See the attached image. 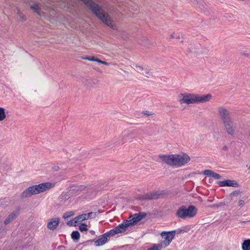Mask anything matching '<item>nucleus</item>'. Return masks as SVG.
<instances>
[{
  "label": "nucleus",
  "instance_id": "f257e3e1",
  "mask_svg": "<svg viewBox=\"0 0 250 250\" xmlns=\"http://www.w3.org/2000/svg\"><path fill=\"white\" fill-rule=\"evenodd\" d=\"M101 21L112 29H117V26L112 23L110 16L102 7L93 0H80Z\"/></svg>",
  "mask_w": 250,
  "mask_h": 250
},
{
  "label": "nucleus",
  "instance_id": "f03ea898",
  "mask_svg": "<svg viewBox=\"0 0 250 250\" xmlns=\"http://www.w3.org/2000/svg\"><path fill=\"white\" fill-rule=\"evenodd\" d=\"M158 157L163 163L170 167H181L190 160V157L184 153L182 154H159Z\"/></svg>",
  "mask_w": 250,
  "mask_h": 250
},
{
  "label": "nucleus",
  "instance_id": "7ed1b4c3",
  "mask_svg": "<svg viewBox=\"0 0 250 250\" xmlns=\"http://www.w3.org/2000/svg\"><path fill=\"white\" fill-rule=\"evenodd\" d=\"M218 111L226 131L229 135L233 136L235 133V126L233 120L230 117V112L222 106L218 107Z\"/></svg>",
  "mask_w": 250,
  "mask_h": 250
},
{
  "label": "nucleus",
  "instance_id": "20e7f679",
  "mask_svg": "<svg viewBox=\"0 0 250 250\" xmlns=\"http://www.w3.org/2000/svg\"><path fill=\"white\" fill-rule=\"evenodd\" d=\"M212 95L210 94H208L206 95H200L190 93H181L179 95L180 104H188L206 103L209 101Z\"/></svg>",
  "mask_w": 250,
  "mask_h": 250
},
{
  "label": "nucleus",
  "instance_id": "39448f33",
  "mask_svg": "<svg viewBox=\"0 0 250 250\" xmlns=\"http://www.w3.org/2000/svg\"><path fill=\"white\" fill-rule=\"evenodd\" d=\"M197 209L193 205H190L187 208L185 206H182L177 210L175 215L178 218L185 219L187 218H193L197 213Z\"/></svg>",
  "mask_w": 250,
  "mask_h": 250
},
{
  "label": "nucleus",
  "instance_id": "423d86ee",
  "mask_svg": "<svg viewBox=\"0 0 250 250\" xmlns=\"http://www.w3.org/2000/svg\"><path fill=\"white\" fill-rule=\"evenodd\" d=\"M166 194L165 190L158 191L156 192H149L143 195L140 197L141 200H156L163 198L164 195Z\"/></svg>",
  "mask_w": 250,
  "mask_h": 250
},
{
  "label": "nucleus",
  "instance_id": "0eeeda50",
  "mask_svg": "<svg viewBox=\"0 0 250 250\" xmlns=\"http://www.w3.org/2000/svg\"><path fill=\"white\" fill-rule=\"evenodd\" d=\"M54 184L50 183H43L39 185H35L32 186L33 191L34 194H37L41 192L46 191L47 189H50L54 187Z\"/></svg>",
  "mask_w": 250,
  "mask_h": 250
},
{
  "label": "nucleus",
  "instance_id": "6e6552de",
  "mask_svg": "<svg viewBox=\"0 0 250 250\" xmlns=\"http://www.w3.org/2000/svg\"><path fill=\"white\" fill-rule=\"evenodd\" d=\"M146 215V213L141 212L131 215L127 220L131 226L137 224L140 221L144 218Z\"/></svg>",
  "mask_w": 250,
  "mask_h": 250
},
{
  "label": "nucleus",
  "instance_id": "1a4fd4ad",
  "mask_svg": "<svg viewBox=\"0 0 250 250\" xmlns=\"http://www.w3.org/2000/svg\"><path fill=\"white\" fill-rule=\"evenodd\" d=\"M133 132L132 131L125 129L122 131L120 136L117 138L116 142L119 144H124L125 142L130 140L132 138Z\"/></svg>",
  "mask_w": 250,
  "mask_h": 250
},
{
  "label": "nucleus",
  "instance_id": "9d476101",
  "mask_svg": "<svg viewBox=\"0 0 250 250\" xmlns=\"http://www.w3.org/2000/svg\"><path fill=\"white\" fill-rule=\"evenodd\" d=\"M176 232V230H173L167 232L163 231L162 232L161 236L164 239L163 243L165 245V246H168L172 241L175 235Z\"/></svg>",
  "mask_w": 250,
  "mask_h": 250
},
{
  "label": "nucleus",
  "instance_id": "9b49d317",
  "mask_svg": "<svg viewBox=\"0 0 250 250\" xmlns=\"http://www.w3.org/2000/svg\"><path fill=\"white\" fill-rule=\"evenodd\" d=\"M217 184L220 187H239V184L237 181L235 180H227L222 181H219L217 182Z\"/></svg>",
  "mask_w": 250,
  "mask_h": 250
},
{
  "label": "nucleus",
  "instance_id": "f8f14e48",
  "mask_svg": "<svg viewBox=\"0 0 250 250\" xmlns=\"http://www.w3.org/2000/svg\"><path fill=\"white\" fill-rule=\"evenodd\" d=\"M130 224L127 220H124L123 222L115 228L118 233L125 232L127 228L130 227Z\"/></svg>",
  "mask_w": 250,
  "mask_h": 250
},
{
  "label": "nucleus",
  "instance_id": "ddd939ff",
  "mask_svg": "<svg viewBox=\"0 0 250 250\" xmlns=\"http://www.w3.org/2000/svg\"><path fill=\"white\" fill-rule=\"evenodd\" d=\"M94 241L95 242V245L96 246L99 247V246H101L104 245V244H105V243L107 241V239L105 237V236L104 235V234H103V235H102L101 236L100 238H99V239H98L96 241H94V239L87 240V241H85V242L83 243V244L88 243L90 242H94Z\"/></svg>",
  "mask_w": 250,
  "mask_h": 250
},
{
  "label": "nucleus",
  "instance_id": "4468645a",
  "mask_svg": "<svg viewBox=\"0 0 250 250\" xmlns=\"http://www.w3.org/2000/svg\"><path fill=\"white\" fill-rule=\"evenodd\" d=\"M59 223L60 219L59 218H52L47 223V227L50 230H54L59 225Z\"/></svg>",
  "mask_w": 250,
  "mask_h": 250
},
{
  "label": "nucleus",
  "instance_id": "2eb2a0df",
  "mask_svg": "<svg viewBox=\"0 0 250 250\" xmlns=\"http://www.w3.org/2000/svg\"><path fill=\"white\" fill-rule=\"evenodd\" d=\"M34 193L33 191V188L32 186L28 187L26 188L21 194V198L23 199L24 198L31 197L32 195H34Z\"/></svg>",
  "mask_w": 250,
  "mask_h": 250
},
{
  "label": "nucleus",
  "instance_id": "dca6fc26",
  "mask_svg": "<svg viewBox=\"0 0 250 250\" xmlns=\"http://www.w3.org/2000/svg\"><path fill=\"white\" fill-rule=\"evenodd\" d=\"M73 196V190H69L66 192H62L60 196V198L62 201H66L71 198Z\"/></svg>",
  "mask_w": 250,
  "mask_h": 250
},
{
  "label": "nucleus",
  "instance_id": "f3484780",
  "mask_svg": "<svg viewBox=\"0 0 250 250\" xmlns=\"http://www.w3.org/2000/svg\"><path fill=\"white\" fill-rule=\"evenodd\" d=\"M203 173L205 175L212 177L215 179H219L221 178V176L220 174L215 173L213 171L209 169L205 170L203 171Z\"/></svg>",
  "mask_w": 250,
  "mask_h": 250
},
{
  "label": "nucleus",
  "instance_id": "a211bd4d",
  "mask_svg": "<svg viewBox=\"0 0 250 250\" xmlns=\"http://www.w3.org/2000/svg\"><path fill=\"white\" fill-rule=\"evenodd\" d=\"M30 8L36 12L38 15L41 16L40 7L38 4L34 3L30 6Z\"/></svg>",
  "mask_w": 250,
  "mask_h": 250
},
{
  "label": "nucleus",
  "instance_id": "6ab92c4d",
  "mask_svg": "<svg viewBox=\"0 0 250 250\" xmlns=\"http://www.w3.org/2000/svg\"><path fill=\"white\" fill-rule=\"evenodd\" d=\"M85 220H87L86 215V214H83L75 217L74 219V223H78Z\"/></svg>",
  "mask_w": 250,
  "mask_h": 250
},
{
  "label": "nucleus",
  "instance_id": "aec40b11",
  "mask_svg": "<svg viewBox=\"0 0 250 250\" xmlns=\"http://www.w3.org/2000/svg\"><path fill=\"white\" fill-rule=\"evenodd\" d=\"M16 214L14 212L10 213L8 216L5 219L4 223L6 225L11 222L15 217Z\"/></svg>",
  "mask_w": 250,
  "mask_h": 250
},
{
  "label": "nucleus",
  "instance_id": "412c9836",
  "mask_svg": "<svg viewBox=\"0 0 250 250\" xmlns=\"http://www.w3.org/2000/svg\"><path fill=\"white\" fill-rule=\"evenodd\" d=\"M243 250H250V239L244 240L242 244Z\"/></svg>",
  "mask_w": 250,
  "mask_h": 250
},
{
  "label": "nucleus",
  "instance_id": "4be33fe9",
  "mask_svg": "<svg viewBox=\"0 0 250 250\" xmlns=\"http://www.w3.org/2000/svg\"><path fill=\"white\" fill-rule=\"evenodd\" d=\"M116 234H118V233L116 230L114 228L104 233V235L107 238L108 237L114 236Z\"/></svg>",
  "mask_w": 250,
  "mask_h": 250
},
{
  "label": "nucleus",
  "instance_id": "5701e85b",
  "mask_svg": "<svg viewBox=\"0 0 250 250\" xmlns=\"http://www.w3.org/2000/svg\"><path fill=\"white\" fill-rule=\"evenodd\" d=\"M71 237L73 240L78 241L80 237V234L77 230L72 231L71 233Z\"/></svg>",
  "mask_w": 250,
  "mask_h": 250
},
{
  "label": "nucleus",
  "instance_id": "b1692460",
  "mask_svg": "<svg viewBox=\"0 0 250 250\" xmlns=\"http://www.w3.org/2000/svg\"><path fill=\"white\" fill-rule=\"evenodd\" d=\"M6 118L5 109L3 107H0V121H2Z\"/></svg>",
  "mask_w": 250,
  "mask_h": 250
},
{
  "label": "nucleus",
  "instance_id": "393cba45",
  "mask_svg": "<svg viewBox=\"0 0 250 250\" xmlns=\"http://www.w3.org/2000/svg\"><path fill=\"white\" fill-rule=\"evenodd\" d=\"M99 213L98 212H91L87 213V214H86V217H87V219L95 218L98 215V214Z\"/></svg>",
  "mask_w": 250,
  "mask_h": 250
},
{
  "label": "nucleus",
  "instance_id": "a878e982",
  "mask_svg": "<svg viewBox=\"0 0 250 250\" xmlns=\"http://www.w3.org/2000/svg\"><path fill=\"white\" fill-rule=\"evenodd\" d=\"M142 74L144 75L147 78L150 77L152 75V73L150 71V70L146 68H145V69Z\"/></svg>",
  "mask_w": 250,
  "mask_h": 250
},
{
  "label": "nucleus",
  "instance_id": "bb28decb",
  "mask_svg": "<svg viewBox=\"0 0 250 250\" xmlns=\"http://www.w3.org/2000/svg\"><path fill=\"white\" fill-rule=\"evenodd\" d=\"M134 69L137 72L142 73V72L144 71L145 69V67H143L141 66L138 65H134Z\"/></svg>",
  "mask_w": 250,
  "mask_h": 250
},
{
  "label": "nucleus",
  "instance_id": "cd10ccee",
  "mask_svg": "<svg viewBox=\"0 0 250 250\" xmlns=\"http://www.w3.org/2000/svg\"><path fill=\"white\" fill-rule=\"evenodd\" d=\"M162 248L161 244H154L153 247L149 248L147 250H160Z\"/></svg>",
  "mask_w": 250,
  "mask_h": 250
},
{
  "label": "nucleus",
  "instance_id": "c85d7f7f",
  "mask_svg": "<svg viewBox=\"0 0 250 250\" xmlns=\"http://www.w3.org/2000/svg\"><path fill=\"white\" fill-rule=\"evenodd\" d=\"M87 225L86 224L82 223L79 226V230L81 232H83V231H87L88 230V229L87 228Z\"/></svg>",
  "mask_w": 250,
  "mask_h": 250
},
{
  "label": "nucleus",
  "instance_id": "c756f323",
  "mask_svg": "<svg viewBox=\"0 0 250 250\" xmlns=\"http://www.w3.org/2000/svg\"><path fill=\"white\" fill-rule=\"evenodd\" d=\"M240 55L247 58H250V52L249 51L245 50L240 52Z\"/></svg>",
  "mask_w": 250,
  "mask_h": 250
},
{
  "label": "nucleus",
  "instance_id": "7c9ffc66",
  "mask_svg": "<svg viewBox=\"0 0 250 250\" xmlns=\"http://www.w3.org/2000/svg\"><path fill=\"white\" fill-rule=\"evenodd\" d=\"M70 190H73V195L74 194H76L77 192L79 191V186H73V187H71V189Z\"/></svg>",
  "mask_w": 250,
  "mask_h": 250
},
{
  "label": "nucleus",
  "instance_id": "2f4dec72",
  "mask_svg": "<svg viewBox=\"0 0 250 250\" xmlns=\"http://www.w3.org/2000/svg\"><path fill=\"white\" fill-rule=\"evenodd\" d=\"M17 14L22 21H24L26 20L25 15L19 9H17Z\"/></svg>",
  "mask_w": 250,
  "mask_h": 250
},
{
  "label": "nucleus",
  "instance_id": "473e14b6",
  "mask_svg": "<svg viewBox=\"0 0 250 250\" xmlns=\"http://www.w3.org/2000/svg\"><path fill=\"white\" fill-rule=\"evenodd\" d=\"M74 213L73 211H68L66 213H65L63 215L62 217L64 219L68 218V217H70L73 215H74Z\"/></svg>",
  "mask_w": 250,
  "mask_h": 250
},
{
  "label": "nucleus",
  "instance_id": "72a5a7b5",
  "mask_svg": "<svg viewBox=\"0 0 250 250\" xmlns=\"http://www.w3.org/2000/svg\"><path fill=\"white\" fill-rule=\"evenodd\" d=\"M96 59L97 58H96L94 57H86L83 58V60H88L93 62H96Z\"/></svg>",
  "mask_w": 250,
  "mask_h": 250
},
{
  "label": "nucleus",
  "instance_id": "f704fd0d",
  "mask_svg": "<svg viewBox=\"0 0 250 250\" xmlns=\"http://www.w3.org/2000/svg\"><path fill=\"white\" fill-rule=\"evenodd\" d=\"M142 114H143L145 115H146V116H150V115H153L154 114V113L153 112L148 111V110H146V111H143Z\"/></svg>",
  "mask_w": 250,
  "mask_h": 250
},
{
  "label": "nucleus",
  "instance_id": "c9c22d12",
  "mask_svg": "<svg viewBox=\"0 0 250 250\" xmlns=\"http://www.w3.org/2000/svg\"><path fill=\"white\" fill-rule=\"evenodd\" d=\"M242 192L240 190H237L234 191L233 192H231L230 193V195H233V196H237L239 194H241Z\"/></svg>",
  "mask_w": 250,
  "mask_h": 250
},
{
  "label": "nucleus",
  "instance_id": "e433bc0d",
  "mask_svg": "<svg viewBox=\"0 0 250 250\" xmlns=\"http://www.w3.org/2000/svg\"><path fill=\"white\" fill-rule=\"evenodd\" d=\"M74 219L72 220H70L69 221H68L67 223V224L69 226H76V224L77 223H74Z\"/></svg>",
  "mask_w": 250,
  "mask_h": 250
},
{
  "label": "nucleus",
  "instance_id": "4c0bfd02",
  "mask_svg": "<svg viewBox=\"0 0 250 250\" xmlns=\"http://www.w3.org/2000/svg\"><path fill=\"white\" fill-rule=\"evenodd\" d=\"M181 229H182V231H183V232H188L190 230V228L189 226H187L181 228Z\"/></svg>",
  "mask_w": 250,
  "mask_h": 250
},
{
  "label": "nucleus",
  "instance_id": "58836bf2",
  "mask_svg": "<svg viewBox=\"0 0 250 250\" xmlns=\"http://www.w3.org/2000/svg\"><path fill=\"white\" fill-rule=\"evenodd\" d=\"M144 45H145V46H148L149 44H150V42L149 41V40L146 39V38H144Z\"/></svg>",
  "mask_w": 250,
  "mask_h": 250
},
{
  "label": "nucleus",
  "instance_id": "ea45409f",
  "mask_svg": "<svg viewBox=\"0 0 250 250\" xmlns=\"http://www.w3.org/2000/svg\"><path fill=\"white\" fill-rule=\"evenodd\" d=\"M86 188V187H85L83 185H79V191H82L83 190H84Z\"/></svg>",
  "mask_w": 250,
  "mask_h": 250
},
{
  "label": "nucleus",
  "instance_id": "a19ab883",
  "mask_svg": "<svg viewBox=\"0 0 250 250\" xmlns=\"http://www.w3.org/2000/svg\"><path fill=\"white\" fill-rule=\"evenodd\" d=\"M245 204L244 201L243 200H239L238 202V206H243Z\"/></svg>",
  "mask_w": 250,
  "mask_h": 250
},
{
  "label": "nucleus",
  "instance_id": "79ce46f5",
  "mask_svg": "<svg viewBox=\"0 0 250 250\" xmlns=\"http://www.w3.org/2000/svg\"><path fill=\"white\" fill-rule=\"evenodd\" d=\"M60 169V167L58 166H54L52 167V169L54 171H58Z\"/></svg>",
  "mask_w": 250,
  "mask_h": 250
},
{
  "label": "nucleus",
  "instance_id": "37998d69",
  "mask_svg": "<svg viewBox=\"0 0 250 250\" xmlns=\"http://www.w3.org/2000/svg\"><path fill=\"white\" fill-rule=\"evenodd\" d=\"M222 149L224 151H227L228 149V147L225 145L222 147Z\"/></svg>",
  "mask_w": 250,
  "mask_h": 250
},
{
  "label": "nucleus",
  "instance_id": "c03bdc74",
  "mask_svg": "<svg viewBox=\"0 0 250 250\" xmlns=\"http://www.w3.org/2000/svg\"><path fill=\"white\" fill-rule=\"evenodd\" d=\"M219 207V205L218 204H214L211 206L212 208H218Z\"/></svg>",
  "mask_w": 250,
  "mask_h": 250
},
{
  "label": "nucleus",
  "instance_id": "a18cd8bd",
  "mask_svg": "<svg viewBox=\"0 0 250 250\" xmlns=\"http://www.w3.org/2000/svg\"><path fill=\"white\" fill-rule=\"evenodd\" d=\"M175 38V36H174V33H172L170 36V39H174Z\"/></svg>",
  "mask_w": 250,
  "mask_h": 250
},
{
  "label": "nucleus",
  "instance_id": "49530a36",
  "mask_svg": "<svg viewBox=\"0 0 250 250\" xmlns=\"http://www.w3.org/2000/svg\"><path fill=\"white\" fill-rule=\"evenodd\" d=\"M96 62H99V63H102L103 62V61H102L98 58L96 59Z\"/></svg>",
  "mask_w": 250,
  "mask_h": 250
},
{
  "label": "nucleus",
  "instance_id": "de8ad7c7",
  "mask_svg": "<svg viewBox=\"0 0 250 250\" xmlns=\"http://www.w3.org/2000/svg\"><path fill=\"white\" fill-rule=\"evenodd\" d=\"M183 232V231H182V229H179L177 230V233L180 234Z\"/></svg>",
  "mask_w": 250,
  "mask_h": 250
},
{
  "label": "nucleus",
  "instance_id": "09e8293b",
  "mask_svg": "<svg viewBox=\"0 0 250 250\" xmlns=\"http://www.w3.org/2000/svg\"><path fill=\"white\" fill-rule=\"evenodd\" d=\"M175 38L176 39H180L181 38V35L180 34L177 35L176 36H175Z\"/></svg>",
  "mask_w": 250,
  "mask_h": 250
},
{
  "label": "nucleus",
  "instance_id": "8fccbe9b",
  "mask_svg": "<svg viewBox=\"0 0 250 250\" xmlns=\"http://www.w3.org/2000/svg\"><path fill=\"white\" fill-rule=\"evenodd\" d=\"M89 232H90L92 235H94V234H95V231H94V230H90V231H89Z\"/></svg>",
  "mask_w": 250,
  "mask_h": 250
},
{
  "label": "nucleus",
  "instance_id": "3c124183",
  "mask_svg": "<svg viewBox=\"0 0 250 250\" xmlns=\"http://www.w3.org/2000/svg\"><path fill=\"white\" fill-rule=\"evenodd\" d=\"M102 63L103 64H105V65H108V63L107 62H104V61H103V62Z\"/></svg>",
  "mask_w": 250,
  "mask_h": 250
},
{
  "label": "nucleus",
  "instance_id": "603ef678",
  "mask_svg": "<svg viewBox=\"0 0 250 250\" xmlns=\"http://www.w3.org/2000/svg\"><path fill=\"white\" fill-rule=\"evenodd\" d=\"M97 82H98V81H97V80L94 79V80H93V83H94V84H96Z\"/></svg>",
  "mask_w": 250,
  "mask_h": 250
},
{
  "label": "nucleus",
  "instance_id": "864d4df0",
  "mask_svg": "<svg viewBox=\"0 0 250 250\" xmlns=\"http://www.w3.org/2000/svg\"><path fill=\"white\" fill-rule=\"evenodd\" d=\"M247 221H243V222H241V223H246ZM248 222H250V221H248Z\"/></svg>",
  "mask_w": 250,
  "mask_h": 250
}]
</instances>
